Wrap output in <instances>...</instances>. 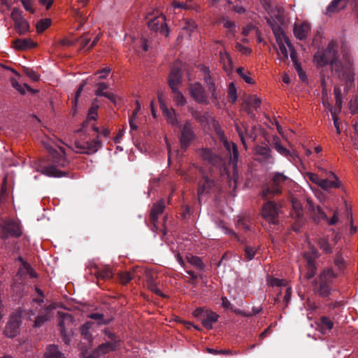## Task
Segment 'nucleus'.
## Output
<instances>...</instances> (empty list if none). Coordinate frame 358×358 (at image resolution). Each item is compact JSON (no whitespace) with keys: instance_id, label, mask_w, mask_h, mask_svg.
<instances>
[{"instance_id":"obj_6","label":"nucleus","mask_w":358,"mask_h":358,"mask_svg":"<svg viewBox=\"0 0 358 358\" xmlns=\"http://www.w3.org/2000/svg\"><path fill=\"white\" fill-rule=\"evenodd\" d=\"M213 127L219 137L220 141L222 143L225 149L230 154L231 161L234 165H236L238 159V151L236 145L232 142H229L225 138L224 131L217 122L214 121Z\"/></svg>"},{"instance_id":"obj_24","label":"nucleus","mask_w":358,"mask_h":358,"mask_svg":"<svg viewBox=\"0 0 358 358\" xmlns=\"http://www.w3.org/2000/svg\"><path fill=\"white\" fill-rule=\"evenodd\" d=\"M198 155L204 161H206L212 164H216L221 160L219 156L214 154L212 150L208 148H202L199 150Z\"/></svg>"},{"instance_id":"obj_15","label":"nucleus","mask_w":358,"mask_h":358,"mask_svg":"<svg viewBox=\"0 0 358 358\" xmlns=\"http://www.w3.org/2000/svg\"><path fill=\"white\" fill-rule=\"evenodd\" d=\"M279 209L273 201H268L262 209V217L269 223L275 224L278 222Z\"/></svg>"},{"instance_id":"obj_45","label":"nucleus","mask_w":358,"mask_h":358,"mask_svg":"<svg viewBox=\"0 0 358 358\" xmlns=\"http://www.w3.org/2000/svg\"><path fill=\"white\" fill-rule=\"evenodd\" d=\"M258 249L259 248L256 246L246 245L245 247V259L248 261L252 260L255 257Z\"/></svg>"},{"instance_id":"obj_2","label":"nucleus","mask_w":358,"mask_h":358,"mask_svg":"<svg viewBox=\"0 0 358 358\" xmlns=\"http://www.w3.org/2000/svg\"><path fill=\"white\" fill-rule=\"evenodd\" d=\"M338 44L331 41L323 50H318L313 57V62L317 67L329 65L332 70L341 76L343 73V66L338 59Z\"/></svg>"},{"instance_id":"obj_32","label":"nucleus","mask_w":358,"mask_h":358,"mask_svg":"<svg viewBox=\"0 0 358 358\" xmlns=\"http://www.w3.org/2000/svg\"><path fill=\"white\" fill-rule=\"evenodd\" d=\"M346 6L345 0H333L326 10L327 15H331L343 9Z\"/></svg>"},{"instance_id":"obj_57","label":"nucleus","mask_w":358,"mask_h":358,"mask_svg":"<svg viewBox=\"0 0 358 358\" xmlns=\"http://www.w3.org/2000/svg\"><path fill=\"white\" fill-rule=\"evenodd\" d=\"M132 278V274L129 272H125L120 275V282L123 285L128 283Z\"/></svg>"},{"instance_id":"obj_21","label":"nucleus","mask_w":358,"mask_h":358,"mask_svg":"<svg viewBox=\"0 0 358 358\" xmlns=\"http://www.w3.org/2000/svg\"><path fill=\"white\" fill-rule=\"evenodd\" d=\"M245 104V110L248 114L253 115L254 112L259 108L261 100L256 95H250L246 98Z\"/></svg>"},{"instance_id":"obj_35","label":"nucleus","mask_w":358,"mask_h":358,"mask_svg":"<svg viewBox=\"0 0 358 358\" xmlns=\"http://www.w3.org/2000/svg\"><path fill=\"white\" fill-rule=\"evenodd\" d=\"M214 182L206 177H203L202 180L199 183L198 194L208 193L210 189L213 187Z\"/></svg>"},{"instance_id":"obj_49","label":"nucleus","mask_w":358,"mask_h":358,"mask_svg":"<svg viewBox=\"0 0 358 358\" xmlns=\"http://www.w3.org/2000/svg\"><path fill=\"white\" fill-rule=\"evenodd\" d=\"M92 324L91 322H86L81 327V334L83 336H84V338L88 341H90L92 340V336L90 332V329L91 328Z\"/></svg>"},{"instance_id":"obj_22","label":"nucleus","mask_w":358,"mask_h":358,"mask_svg":"<svg viewBox=\"0 0 358 358\" xmlns=\"http://www.w3.org/2000/svg\"><path fill=\"white\" fill-rule=\"evenodd\" d=\"M164 208L165 203L163 199L159 200L153 205L150 213V219L154 227L156 226L159 215L164 212Z\"/></svg>"},{"instance_id":"obj_63","label":"nucleus","mask_w":358,"mask_h":358,"mask_svg":"<svg viewBox=\"0 0 358 358\" xmlns=\"http://www.w3.org/2000/svg\"><path fill=\"white\" fill-rule=\"evenodd\" d=\"M11 83H12L13 87L16 90H17L20 93H21V94H24L25 93V90H24V87H22L17 80H15L14 79H12L11 80Z\"/></svg>"},{"instance_id":"obj_11","label":"nucleus","mask_w":358,"mask_h":358,"mask_svg":"<svg viewBox=\"0 0 358 358\" xmlns=\"http://www.w3.org/2000/svg\"><path fill=\"white\" fill-rule=\"evenodd\" d=\"M190 96L198 103L208 105L210 103L203 86L199 82L191 83L189 86Z\"/></svg>"},{"instance_id":"obj_18","label":"nucleus","mask_w":358,"mask_h":358,"mask_svg":"<svg viewBox=\"0 0 358 358\" xmlns=\"http://www.w3.org/2000/svg\"><path fill=\"white\" fill-rule=\"evenodd\" d=\"M194 138V134L192 124L190 122H187L183 126L180 138L182 148L186 149L188 148Z\"/></svg>"},{"instance_id":"obj_58","label":"nucleus","mask_w":358,"mask_h":358,"mask_svg":"<svg viewBox=\"0 0 358 358\" xmlns=\"http://www.w3.org/2000/svg\"><path fill=\"white\" fill-rule=\"evenodd\" d=\"M331 116L334 120V124L336 130V133L338 134H341V129H340V122L338 121V118L337 117L336 111L331 110Z\"/></svg>"},{"instance_id":"obj_59","label":"nucleus","mask_w":358,"mask_h":358,"mask_svg":"<svg viewBox=\"0 0 358 358\" xmlns=\"http://www.w3.org/2000/svg\"><path fill=\"white\" fill-rule=\"evenodd\" d=\"M341 53L343 55V59L346 62L350 64L351 62V57H350V50H349V48L347 46H345V45H343L341 47Z\"/></svg>"},{"instance_id":"obj_8","label":"nucleus","mask_w":358,"mask_h":358,"mask_svg":"<svg viewBox=\"0 0 358 358\" xmlns=\"http://www.w3.org/2000/svg\"><path fill=\"white\" fill-rule=\"evenodd\" d=\"M291 182V180L282 173H275L272 180L271 187L264 188L262 190V195L266 197L271 192L273 194H280L282 187Z\"/></svg>"},{"instance_id":"obj_56","label":"nucleus","mask_w":358,"mask_h":358,"mask_svg":"<svg viewBox=\"0 0 358 358\" xmlns=\"http://www.w3.org/2000/svg\"><path fill=\"white\" fill-rule=\"evenodd\" d=\"M293 62L294 63L295 69L298 73L299 78L301 80L305 81L306 79V76L305 72L303 71L301 65L296 62V59H294V61H293Z\"/></svg>"},{"instance_id":"obj_19","label":"nucleus","mask_w":358,"mask_h":358,"mask_svg":"<svg viewBox=\"0 0 358 358\" xmlns=\"http://www.w3.org/2000/svg\"><path fill=\"white\" fill-rule=\"evenodd\" d=\"M303 257L307 262L308 271L306 273V277L308 279H310L315 274L316 267L315 265V259L317 257V251L315 248H311V252H306Z\"/></svg>"},{"instance_id":"obj_39","label":"nucleus","mask_w":358,"mask_h":358,"mask_svg":"<svg viewBox=\"0 0 358 358\" xmlns=\"http://www.w3.org/2000/svg\"><path fill=\"white\" fill-rule=\"evenodd\" d=\"M45 358H64V355L61 353L57 346L55 345H50L47 347L46 351L44 354Z\"/></svg>"},{"instance_id":"obj_33","label":"nucleus","mask_w":358,"mask_h":358,"mask_svg":"<svg viewBox=\"0 0 358 358\" xmlns=\"http://www.w3.org/2000/svg\"><path fill=\"white\" fill-rule=\"evenodd\" d=\"M317 327L322 334H325L333 329L334 322L328 317L322 316L317 322Z\"/></svg>"},{"instance_id":"obj_30","label":"nucleus","mask_w":358,"mask_h":358,"mask_svg":"<svg viewBox=\"0 0 358 358\" xmlns=\"http://www.w3.org/2000/svg\"><path fill=\"white\" fill-rule=\"evenodd\" d=\"M51 317L50 308L49 307L43 309L34 321V327H41L46 321Z\"/></svg>"},{"instance_id":"obj_43","label":"nucleus","mask_w":358,"mask_h":358,"mask_svg":"<svg viewBox=\"0 0 358 358\" xmlns=\"http://www.w3.org/2000/svg\"><path fill=\"white\" fill-rule=\"evenodd\" d=\"M172 92L173 93V100L178 106H182L186 104V99L182 95V94L178 90V89H176V90H172Z\"/></svg>"},{"instance_id":"obj_44","label":"nucleus","mask_w":358,"mask_h":358,"mask_svg":"<svg viewBox=\"0 0 358 358\" xmlns=\"http://www.w3.org/2000/svg\"><path fill=\"white\" fill-rule=\"evenodd\" d=\"M51 24V20L48 18L42 19L36 24V28L38 33H42Z\"/></svg>"},{"instance_id":"obj_60","label":"nucleus","mask_w":358,"mask_h":358,"mask_svg":"<svg viewBox=\"0 0 358 358\" xmlns=\"http://www.w3.org/2000/svg\"><path fill=\"white\" fill-rule=\"evenodd\" d=\"M319 245H320V248L322 250H323L324 252L326 253H329L331 251V247H330L329 243L324 239L320 240L319 241Z\"/></svg>"},{"instance_id":"obj_61","label":"nucleus","mask_w":358,"mask_h":358,"mask_svg":"<svg viewBox=\"0 0 358 358\" xmlns=\"http://www.w3.org/2000/svg\"><path fill=\"white\" fill-rule=\"evenodd\" d=\"M110 69L108 67L103 68L102 69L96 72V74L99 75V78L100 79H104L106 78L109 73H110Z\"/></svg>"},{"instance_id":"obj_51","label":"nucleus","mask_w":358,"mask_h":358,"mask_svg":"<svg viewBox=\"0 0 358 358\" xmlns=\"http://www.w3.org/2000/svg\"><path fill=\"white\" fill-rule=\"evenodd\" d=\"M10 17L13 20L14 23L24 19L22 16V11L18 8H14L12 10Z\"/></svg>"},{"instance_id":"obj_46","label":"nucleus","mask_w":358,"mask_h":358,"mask_svg":"<svg viewBox=\"0 0 358 358\" xmlns=\"http://www.w3.org/2000/svg\"><path fill=\"white\" fill-rule=\"evenodd\" d=\"M147 285L148 289L151 292L155 293L157 295L164 298L166 297V296L157 287L155 282H154L152 279L148 280Z\"/></svg>"},{"instance_id":"obj_40","label":"nucleus","mask_w":358,"mask_h":358,"mask_svg":"<svg viewBox=\"0 0 358 358\" xmlns=\"http://www.w3.org/2000/svg\"><path fill=\"white\" fill-rule=\"evenodd\" d=\"M96 275L99 279L108 280L113 277V273L109 266H105L96 271Z\"/></svg>"},{"instance_id":"obj_41","label":"nucleus","mask_w":358,"mask_h":358,"mask_svg":"<svg viewBox=\"0 0 358 358\" xmlns=\"http://www.w3.org/2000/svg\"><path fill=\"white\" fill-rule=\"evenodd\" d=\"M14 25L16 31L20 35H24L29 30V24L25 19L16 22Z\"/></svg>"},{"instance_id":"obj_26","label":"nucleus","mask_w":358,"mask_h":358,"mask_svg":"<svg viewBox=\"0 0 358 358\" xmlns=\"http://www.w3.org/2000/svg\"><path fill=\"white\" fill-rule=\"evenodd\" d=\"M199 69L201 73L202 79L207 88L218 86L215 83V80L212 77L208 67L204 65H199Z\"/></svg>"},{"instance_id":"obj_16","label":"nucleus","mask_w":358,"mask_h":358,"mask_svg":"<svg viewBox=\"0 0 358 358\" xmlns=\"http://www.w3.org/2000/svg\"><path fill=\"white\" fill-rule=\"evenodd\" d=\"M97 109L98 106H94L91 107V108L89 110L87 120L82 124V132L86 133L94 131V133H99V128L96 127L94 123L91 122L92 121L96 120L98 116Z\"/></svg>"},{"instance_id":"obj_9","label":"nucleus","mask_w":358,"mask_h":358,"mask_svg":"<svg viewBox=\"0 0 358 358\" xmlns=\"http://www.w3.org/2000/svg\"><path fill=\"white\" fill-rule=\"evenodd\" d=\"M193 315L199 318L203 326L208 330L213 329V324L217 321L219 317L216 313L204 308H198L194 310Z\"/></svg>"},{"instance_id":"obj_37","label":"nucleus","mask_w":358,"mask_h":358,"mask_svg":"<svg viewBox=\"0 0 358 358\" xmlns=\"http://www.w3.org/2000/svg\"><path fill=\"white\" fill-rule=\"evenodd\" d=\"M208 99L216 106L219 105V100L221 98V90L218 86L207 88Z\"/></svg>"},{"instance_id":"obj_48","label":"nucleus","mask_w":358,"mask_h":358,"mask_svg":"<svg viewBox=\"0 0 358 358\" xmlns=\"http://www.w3.org/2000/svg\"><path fill=\"white\" fill-rule=\"evenodd\" d=\"M236 131L238 133V136L241 138V141L243 143V145L245 146V148L247 149L246 148V144H245V139L246 138H252V141L255 140V137H253L251 134H249L248 132V130H245V132L244 133L240 128V127L238 125H236Z\"/></svg>"},{"instance_id":"obj_52","label":"nucleus","mask_w":358,"mask_h":358,"mask_svg":"<svg viewBox=\"0 0 358 358\" xmlns=\"http://www.w3.org/2000/svg\"><path fill=\"white\" fill-rule=\"evenodd\" d=\"M306 177L308 180L320 187L322 178L319 175L311 172H308L306 173Z\"/></svg>"},{"instance_id":"obj_54","label":"nucleus","mask_w":358,"mask_h":358,"mask_svg":"<svg viewBox=\"0 0 358 358\" xmlns=\"http://www.w3.org/2000/svg\"><path fill=\"white\" fill-rule=\"evenodd\" d=\"M236 49L243 55H248L252 52L251 48L249 47L243 45L240 43L237 42L235 45Z\"/></svg>"},{"instance_id":"obj_14","label":"nucleus","mask_w":358,"mask_h":358,"mask_svg":"<svg viewBox=\"0 0 358 358\" xmlns=\"http://www.w3.org/2000/svg\"><path fill=\"white\" fill-rule=\"evenodd\" d=\"M267 285L271 287H280L279 294L285 291L284 301L287 303L289 301L292 295V287L288 285V282L283 279H278L268 276L266 280Z\"/></svg>"},{"instance_id":"obj_36","label":"nucleus","mask_w":358,"mask_h":358,"mask_svg":"<svg viewBox=\"0 0 358 358\" xmlns=\"http://www.w3.org/2000/svg\"><path fill=\"white\" fill-rule=\"evenodd\" d=\"M220 58L223 64L224 70L227 73L231 72L232 69V61L229 53L226 51H220Z\"/></svg>"},{"instance_id":"obj_53","label":"nucleus","mask_w":358,"mask_h":358,"mask_svg":"<svg viewBox=\"0 0 358 358\" xmlns=\"http://www.w3.org/2000/svg\"><path fill=\"white\" fill-rule=\"evenodd\" d=\"M237 73L239 76L245 80L247 83H252V79L248 75V71H245V69L242 67H240L237 69Z\"/></svg>"},{"instance_id":"obj_17","label":"nucleus","mask_w":358,"mask_h":358,"mask_svg":"<svg viewBox=\"0 0 358 358\" xmlns=\"http://www.w3.org/2000/svg\"><path fill=\"white\" fill-rule=\"evenodd\" d=\"M149 28L156 32L167 36L169 34V29L165 22V17L163 15H159L153 19H149L148 22Z\"/></svg>"},{"instance_id":"obj_38","label":"nucleus","mask_w":358,"mask_h":358,"mask_svg":"<svg viewBox=\"0 0 358 358\" xmlns=\"http://www.w3.org/2000/svg\"><path fill=\"white\" fill-rule=\"evenodd\" d=\"M221 22L222 23L223 27L228 29L227 36L229 37V38H234L236 32L235 23L227 17H222L221 20Z\"/></svg>"},{"instance_id":"obj_55","label":"nucleus","mask_w":358,"mask_h":358,"mask_svg":"<svg viewBox=\"0 0 358 358\" xmlns=\"http://www.w3.org/2000/svg\"><path fill=\"white\" fill-rule=\"evenodd\" d=\"M24 8L31 13H34V2L32 0H20Z\"/></svg>"},{"instance_id":"obj_29","label":"nucleus","mask_w":358,"mask_h":358,"mask_svg":"<svg viewBox=\"0 0 358 358\" xmlns=\"http://www.w3.org/2000/svg\"><path fill=\"white\" fill-rule=\"evenodd\" d=\"M160 108L162 111L163 115L165 116L166 121L172 124L177 125L178 122L176 117V112L173 109L169 110L166 104L163 103L160 99Z\"/></svg>"},{"instance_id":"obj_64","label":"nucleus","mask_w":358,"mask_h":358,"mask_svg":"<svg viewBox=\"0 0 358 358\" xmlns=\"http://www.w3.org/2000/svg\"><path fill=\"white\" fill-rule=\"evenodd\" d=\"M90 41V38H88L86 34L83 35L80 38V43L81 46L80 48H85L87 46Z\"/></svg>"},{"instance_id":"obj_62","label":"nucleus","mask_w":358,"mask_h":358,"mask_svg":"<svg viewBox=\"0 0 358 358\" xmlns=\"http://www.w3.org/2000/svg\"><path fill=\"white\" fill-rule=\"evenodd\" d=\"M75 10V16L78 18L80 23V27H81L85 22V17H83V13L80 11L79 8H74Z\"/></svg>"},{"instance_id":"obj_23","label":"nucleus","mask_w":358,"mask_h":358,"mask_svg":"<svg viewBox=\"0 0 358 358\" xmlns=\"http://www.w3.org/2000/svg\"><path fill=\"white\" fill-rule=\"evenodd\" d=\"M36 46V43L30 38H19L12 42V48L17 50H25Z\"/></svg>"},{"instance_id":"obj_4","label":"nucleus","mask_w":358,"mask_h":358,"mask_svg":"<svg viewBox=\"0 0 358 358\" xmlns=\"http://www.w3.org/2000/svg\"><path fill=\"white\" fill-rule=\"evenodd\" d=\"M82 133L83 138L76 139L74 143V150L77 153L92 155L96 152L101 148V141L99 139V135L95 133L96 136L92 140L88 138L86 134L90 135L91 132Z\"/></svg>"},{"instance_id":"obj_34","label":"nucleus","mask_w":358,"mask_h":358,"mask_svg":"<svg viewBox=\"0 0 358 358\" xmlns=\"http://www.w3.org/2000/svg\"><path fill=\"white\" fill-rule=\"evenodd\" d=\"M273 147L278 153L289 159L294 158L295 156L294 153H292L289 150L281 145L280 139L277 136L273 138Z\"/></svg>"},{"instance_id":"obj_42","label":"nucleus","mask_w":358,"mask_h":358,"mask_svg":"<svg viewBox=\"0 0 358 358\" xmlns=\"http://www.w3.org/2000/svg\"><path fill=\"white\" fill-rule=\"evenodd\" d=\"M186 259L188 263L194 266L196 268L201 269L204 267L202 260L200 257L188 255L186 256Z\"/></svg>"},{"instance_id":"obj_3","label":"nucleus","mask_w":358,"mask_h":358,"mask_svg":"<svg viewBox=\"0 0 358 358\" xmlns=\"http://www.w3.org/2000/svg\"><path fill=\"white\" fill-rule=\"evenodd\" d=\"M271 26L278 45V50H277L278 56L282 59H287L289 50L292 60L294 61L296 52L283 29L278 24H272Z\"/></svg>"},{"instance_id":"obj_50","label":"nucleus","mask_w":358,"mask_h":358,"mask_svg":"<svg viewBox=\"0 0 358 358\" xmlns=\"http://www.w3.org/2000/svg\"><path fill=\"white\" fill-rule=\"evenodd\" d=\"M228 99L231 103H234L237 100L236 89L233 83L229 85Z\"/></svg>"},{"instance_id":"obj_10","label":"nucleus","mask_w":358,"mask_h":358,"mask_svg":"<svg viewBox=\"0 0 358 358\" xmlns=\"http://www.w3.org/2000/svg\"><path fill=\"white\" fill-rule=\"evenodd\" d=\"M319 171L322 177L320 185V188L324 190H329L341 187V183L338 178L332 171H327L321 167L319 168Z\"/></svg>"},{"instance_id":"obj_20","label":"nucleus","mask_w":358,"mask_h":358,"mask_svg":"<svg viewBox=\"0 0 358 358\" xmlns=\"http://www.w3.org/2000/svg\"><path fill=\"white\" fill-rule=\"evenodd\" d=\"M3 232L15 237H19L22 235V229L19 222L13 220H8L3 223L2 226Z\"/></svg>"},{"instance_id":"obj_13","label":"nucleus","mask_w":358,"mask_h":358,"mask_svg":"<svg viewBox=\"0 0 358 358\" xmlns=\"http://www.w3.org/2000/svg\"><path fill=\"white\" fill-rule=\"evenodd\" d=\"M22 311H15L10 318L7 323L4 334L8 338L15 337L20 332V324L21 323Z\"/></svg>"},{"instance_id":"obj_28","label":"nucleus","mask_w":358,"mask_h":358,"mask_svg":"<svg viewBox=\"0 0 358 358\" xmlns=\"http://www.w3.org/2000/svg\"><path fill=\"white\" fill-rule=\"evenodd\" d=\"M310 30V26L309 23L303 22L294 25V34L297 38L302 40L307 37Z\"/></svg>"},{"instance_id":"obj_47","label":"nucleus","mask_w":358,"mask_h":358,"mask_svg":"<svg viewBox=\"0 0 358 358\" xmlns=\"http://www.w3.org/2000/svg\"><path fill=\"white\" fill-rule=\"evenodd\" d=\"M292 207L294 212L292 213V216L300 217L303 215V210L301 204L296 200L292 199Z\"/></svg>"},{"instance_id":"obj_7","label":"nucleus","mask_w":358,"mask_h":358,"mask_svg":"<svg viewBox=\"0 0 358 358\" xmlns=\"http://www.w3.org/2000/svg\"><path fill=\"white\" fill-rule=\"evenodd\" d=\"M335 274L331 269H327L320 274L316 281L315 289L320 295L326 296L330 292V285L335 278Z\"/></svg>"},{"instance_id":"obj_5","label":"nucleus","mask_w":358,"mask_h":358,"mask_svg":"<svg viewBox=\"0 0 358 358\" xmlns=\"http://www.w3.org/2000/svg\"><path fill=\"white\" fill-rule=\"evenodd\" d=\"M104 334L109 341L97 347L94 352L97 357L115 351L120 345V340L111 331L105 329Z\"/></svg>"},{"instance_id":"obj_1","label":"nucleus","mask_w":358,"mask_h":358,"mask_svg":"<svg viewBox=\"0 0 358 358\" xmlns=\"http://www.w3.org/2000/svg\"><path fill=\"white\" fill-rule=\"evenodd\" d=\"M43 143L50 153L52 162L48 166L41 167V173L51 177H62L66 176L67 172L62 171L61 169L68 167L69 162L66 158V153L64 148L57 145V149H56L48 143L43 141Z\"/></svg>"},{"instance_id":"obj_12","label":"nucleus","mask_w":358,"mask_h":358,"mask_svg":"<svg viewBox=\"0 0 358 358\" xmlns=\"http://www.w3.org/2000/svg\"><path fill=\"white\" fill-rule=\"evenodd\" d=\"M60 317L59 327L61 334L63 336L64 342L68 344L69 343V333L72 331L74 320L73 317L67 313H58Z\"/></svg>"},{"instance_id":"obj_31","label":"nucleus","mask_w":358,"mask_h":358,"mask_svg":"<svg viewBox=\"0 0 358 358\" xmlns=\"http://www.w3.org/2000/svg\"><path fill=\"white\" fill-rule=\"evenodd\" d=\"M315 220L318 222L325 220L329 225H333L338 222V216L336 212H334L333 217L331 219H328L326 213L323 211L322 208L317 207V214L315 215Z\"/></svg>"},{"instance_id":"obj_25","label":"nucleus","mask_w":358,"mask_h":358,"mask_svg":"<svg viewBox=\"0 0 358 358\" xmlns=\"http://www.w3.org/2000/svg\"><path fill=\"white\" fill-rule=\"evenodd\" d=\"M96 90L95 94L96 96H104L108 99L110 101L116 103V96L111 92H105L108 88V85L106 83H99L96 85Z\"/></svg>"},{"instance_id":"obj_27","label":"nucleus","mask_w":358,"mask_h":358,"mask_svg":"<svg viewBox=\"0 0 358 358\" xmlns=\"http://www.w3.org/2000/svg\"><path fill=\"white\" fill-rule=\"evenodd\" d=\"M182 81V74L178 69H173L169 76V85L172 90L178 89Z\"/></svg>"}]
</instances>
